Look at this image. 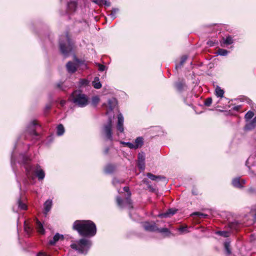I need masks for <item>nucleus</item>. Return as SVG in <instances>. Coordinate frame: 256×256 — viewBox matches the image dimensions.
I'll use <instances>...</instances> for the list:
<instances>
[{
  "label": "nucleus",
  "mask_w": 256,
  "mask_h": 256,
  "mask_svg": "<svg viewBox=\"0 0 256 256\" xmlns=\"http://www.w3.org/2000/svg\"><path fill=\"white\" fill-rule=\"evenodd\" d=\"M72 228L77 231L82 236L92 237L96 233V227L95 224L90 220H76L72 226Z\"/></svg>",
  "instance_id": "obj_1"
},
{
  "label": "nucleus",
  "mask_w": 256,
  "mask_h": 256,
  "mask_svg": "<svg viewBox=\"0 0 256 256\" xmlns=\"http://www.w3.org/2000/svg\"><path fill=\"white\" fill-rule=\"evenodd\" d=\"M20 157L22 160L20 161L19 160L18 162L23 163L26 165L25 166L26 175L29 180H34V179L35 176L34 174V173L40 180H42L44 178V172L39 165H37L36 167L34 168L31 165L28 164V162L30 160L29 157L24 154H20Z\"/></svg>",
  "instance_id": "obj_2"
},
{
  "label": "nucleus",
  "mask_w": 256,
  "mask_h": 256,
  "mask_svg": "<svg viewBox=\"0 0 256 256\" xmlns=\"http://www.w3.org/2000/svg\"><path fill=\"white\" fill-rule=\"evenodd\" d=\"M70 100L76 106L84 108L88 104V96L80 90H75L71 94Z\"/></svg>",
  "instance_id": "obj_3"
},
{
  "label": "nucleus",
  "mask_w": 256,
  "mask_h": 256,
  "mask_svg": "<svg viewBox=\"0 0 256 256\" xmlns=\"http://www.w3.org/2000/svg\"><path fill=\"white\" fill-rule=\"evenodd\" d=\"M59 44L61 52L64 56H66L72 50V43L68 34L60 36Z\"/></svg>",
  "instance_id": "obj_4"
},
{
  "label": "nucleus",
  "mask_w": 256,
  "mask_h": 256,
  "mask_svg": "<svg viewBox=\"0 0 256 256\" xmlns=\"http://www.w3.org/2000/svg\"><path fill=\"white\" fill-rule=\"evenodd\" d=\"M92 245L90 240L82 238L75 243L72 244L70 246L72 248L77 250L78 253L86 254Z\"/></svg>",
  "instance_id": "obj_5"
},
{
  "label": "nucleus",
  "mask_w": 256,
  "mask_h": 256,
  "mask_svg": "<svg viewBox=\"0 0 256 256\" xmlns=\"http://www.w3.org/2000/svg\"><path fill=\"white\" fill-rule=\"evenodd\" d=\"M124 190L127 192L128 196L124 201L120 196H117V204L121 208L126 207L128 208H132V206L131 200L130 199L131 193L129 190V188L125 186L124 188Z\"/></svg>",
  "instance_id": "obj_6"
},
{
  "label": "nucleus",
  "mask_w": 256,
  "mask_h": 256,
  "mask_svg": "<svg viewBox=\"0 0 256 256\" xmlns=\"http://www.w3.org/2000/svg\"><path fill=\"white\" fill-rule=\"evenodd\" d=\"M112 118L109 117L108 120L105 124L104 125L102 133L105 136L106 140L112 141Z\"/></svg>",
  "instance_id": "obj_7"
},
{
  "label": "nucleus",
  "mask_w": 256,
  "mask_h": 256,
  "mask_svg": "<svg viewBox=\"0 0 256 256\" xmlns=\"http://www.w3.org/2000/svg\"><path fill=\"white\" fill-rule=\"evenodd\" d=\"M36 126H39L36 121L34 120L30 124L26 130V132L36 140H38L39 137L38 134L36 132Z\"/></svg>",
  "instance_id": "obj_8"
},
{
  "label": "nucleus",
  "mask_w": 256,
  "mask_h": 256,
  "mask_svg": "<svg viewBox=\"0 0 256 256\" xmlns=\"http://www.w3.org/2000/svg\"><path fill=\"white\" fill-rule=\"evenodd\" d=\"M117 105V100L115 98H112L108 100V104H102L103 106L106 107V114H108V113L112 111L114 108Z\"/></svg>",
  "instance_id": "obj_9"
},
{
  "label": "nucleus",
  "mask_w": 256,
  "mask_h": 256,
  "mask_svg": "<svg viewBox=\"0 0 256 256\" xmlns=\"http://www.w3.org/2000/svg\"><path fill=\"white\" fill-rule=\"evenodd\" d=\"M145 154L144 152H140L138 154V168L144 170L145 168Z\"/></svg>",
  "instance_id": "obj_10"
},
{
  "label": "nucleus",
  "mask_w": 256,
  "mask_h": 256,
  "mask_svg": "<svg viewBox=\"0 0 256 256\" xmlns=\"http://www.w3.org/2000/svg\"><path fill=\"white\" fill-rule=\"evenodd\" d=\"M118 122L116 124V128L120 131V132H124V118L122 114H119L118 116Z\"/></svg>",
  "instance_id": "obj_11"
},
{
  "label": "nucleus",
  "mask_w": 256,
  "mask_h": 256,
  "mask_svg": "<svg viewBox=\"0 0 256 256\" xmlns=\"http://www.w3.org/2000/svg\"><path fill=\"white\" fill-rule=\"evenodd\" d=\"M66 68L68 72L74 73L78 68L77 62H68L66 64Z\"/></svg>",
  "instance_id": "obj_12"
},
{
  "label": "nucleus",
  "mask_w": 256,
  "mask_h": 256,
  "mask_svg": "<svg viewBox=\"0 0 256 256\" xmlns=\"http://www.w3.org/2000/svg\"><path fill=\"white\" fill-rule=\"evenodd\" d=\"M143 226L145 230L150 232H156L158 230V226L154 223H150L149 222H145L143 224Z\"/></svg>",
  "instance_id": "obj_13"
},
{
  "label": "nucleus",
  "mask_w": 256,
  "mask_h": 256,
  "mask_svg": "<svg viewBox=\"0 0 256 256\" xmlns=\"http://www.w3.org/2000/svg\"><path fill=\"white\" fill-rule=\"evenodd\" d=\"M256 127V116H255L252 120L246 122V124L244 126L246 130H253Z\"/></svg>",
  "instance_id": "obj_14"
},
{
  "label": "nucleus",
  "mask_w": 256,
  "mask_h": 256,
  "mask_svg": "<svg viewBox=\"0 0 256 256\" xmlns=\"http://www.w3.org/2000/svg\"><path fill=\"white\" fill-rule=\"evenodd\" d=\"M246 182L244 180H240L239 178H234L232 181V185L238 188H242L243 187L244 184Z\"/></svg>",
  "instance_id": "obj_15"
},
{
  "label": "nucleus",
  "mask_w": 256,
  "mask_h": 256,
  "mask_svg": "<svg viewBox=\"0 0 256 256\" xmlns=\"http://www.w3.org/2000/svg\"><path fill=\"white\" fill-rule=\"evenodd\" d=\"M176 211H177V210H176V209L170 208L166 212L160 214L158 215V216L160 217V218L170 217V216L174 215V214H176Z\"/></svg>",
  "instance_id": "obj_16"
},
{
  "label": "nucleus",
  "mask_w": 256,
  "mask_h": 256,
  "mask_svg": "<svg viewBox=\"0 0 256 256\" xmlns=\"http://www.w3.org/2000/svg\"><path fill=\"white\" fill-rule=\"evenodd\" d=\"M144 144V139L142 137H138L134 140V149H137L141 148Z\"/></svg>",
  "instance_id": "obj_17"
},
{
  "label": "nucleus",
  "mask_w": 256,
  "mask_h": 256,
  "mask_svg": "<svg viewBox=\"0 0 256 256\" xmlns=\"http://www.w3.org/2000/svg\"><path fill=\"white\" fill-rule=\"evenodd\" d=\"M64 236L62 234H60L58 233H56L53 237L52 239L50 240L49 244L50 245L54 244L58 241L60 240H63Z\"/></svg>",
  "instance_id": "obj_18"
},
{
  "label": "nucleus",
  "mask_w": 256,
  "mask_h": 256,
  "mask_svg": "<svg viewBox=\"0 0 256 256\" xmlns=\"http://www.w3.org/2000/svg\"><path fill=\"white\" fill-rule=\"evenodd\" d=\"M52 206V200H48L44 204V214L46 215L48 212L50 210Z\"/></svg>",
  "instance_id": "obj_19"
},
{
  "label": "nucleus",
  "mask_w": 256,
  "mask_h": 256,
  "mask_svg": "<svg viewBox=\"0 0 256 256\" xmlns=\"http://www.w3.org/2000/svg\"><path fill=\"white\" fill-rule=\"evenodd\" d=\"M75 60L77 62L78 68H80L82 70H84L87 68V65L84 61L80 60L76 58H75Z\"/></svg>",
  "instance_id": "obj_20"
},
{
  "label": "nucleus",
  "mask_w": 256,
  "mask_h": 256,
  "mask_svg": "<svg viewBox=\"0 0 256 256\" xmlns=\"http://www.w3.org/2000/svg\"><path fill=\"white\" fill-rule=\"evenodd\" d=\"M77 7V3L75 2H71L68 4V10L70 12H74L76 10Z\"/></svg>",
  "instance_id": "obj_21"
},
{
  "label": "nucleus",
  "mask_w": 256,
  "mask_h": 256,
  "mask_svg": "<svg viewBox=\"0 0 256 256\" xmlns=\"http://www.w3.org/2000/svg\"><path fill=\"white\" fill-rule=\"evenodd\" d=\"M222 44L226 45L232 44L234 42L231 36H228L226 38H222Z\"/></svg>",
  "instance_id": "obj_22"
},
{
  "label": "nucleus",
  "mask_w": 256,
  "mask_h": 256,
  "mask_svg": "<svg viewBox=\"0 0 256 256\" xmlns=\"http://www.w3.org/2000/svg\"><path fill=\"white\" fill-rule=\"evenodd\" d=\"M64 128L62 124H60L57 126L56 134L58 136H60L64 134Z\"/></svg>",
  "instance_id": "obj_23"
},
{
  "label": "nucleus",
  "mask_w": 256,
  "mask_h": 256,
  "mask_svg": "<svg viewBox=\"0 0 256 256\" xmlns=\"http://www.w3.org/2000/svg\"><path fill=\"white\" fill-rule=\"evenodd\" d=\"M92 86L96 89H99L102 87V84L99 81L98 78H95L94 80L92 82Z\"/></svg>",
  "instance_id": "obj_24"
},
{
  "label": "nucleus",
  "mask_w": 256,
  "mask_h": 256,
  "mask_svg": "<svg viewBox=\"0 0 256 256\" xmlns=\"http://www.w3.org/2000/svg\"><path fill=\"white\" fill-rule=\"evenodd\" d=\"M216 95L218 97L222 98L224 96V91L220 87L217 86L215 90Z\"/></svg>",
  "instance_id": "obj_25"
},
{
  "label": "nucleus",
  "mask_w": 256,
  "mask_h": 256,
  "mask_svg": "<svg viewBox=\"0 0 256 256\" xmlns=\"http://www.w3.org/2000/svg\"><path fill=\"white\" fill-rule=\"evenodd\" d=\"M36 228L39 233L41 234H44V230L42 224L38 220L36 221Z\"/></svg>",
  "instance_id": "obj_26"
},
{
  "label": "nucleus",
  "mask_w": 256,
  "mask_h": 256,
  "mask_svg": "<svg viewBox=\"0 0 256 256\" xmlns=\"http://www.w3.org/2000/svg\"><path fill=\"white\" fill-rule=\"evenodd\" d=\"M115 170V166L112 164H108L105 168V172L107 174L112 173Z\"/></svg>",
  "instance_id": "obj_27"
},
{
  "label": "nucleus",
  "mask_w": 256,
  "mask_h": 256,
  "mask_svg": "<svg viewBox=\"0 0 256 256\" xmlns=\"http://www.w3.org/2000/svg\"><path fill=\"white\" fill-rule=\"evenodd\" d=\"M160 233L164 234H165L166 236H168L171 234V232L168 230V228H158L157 230Z\"/></svg>",
  "instance_id": "obj_28"
},
{
  "label": "nucleus",
  "mask_w": 256,
  "mask_h": 256,
  "mask_svg": "<svg viewBox=\"0 0 256 256\" xmlns=\"http://www.w3.org/2000/svg\"><path fill=\"white\" fill-rule=\"evenodd\" d=\"M186 60H187V56H183L181 58V60H180V64H176V69L178 70V68H180L181 66L186 62Z\"/></svg>",
  "instance_id": "obj_29"
},
{
  "label": "nucleus",
  "mask_w": 256,
  "mask_h": 256,
  "mask_svg": "<svg viewBox=\"0 0 256 256\" xmlns=\"http://www.w3.org/2000/svg\"><path fill=\"white\" fill-rule=\"evenodd\" d=\"M100 101V99L99 96H94L92 98L91 104L93 106H96Z\"/></svg>",
  "instance_id": "obj_30"
},
{
  "label": "nucleus",
  "mask_w": 256,
  "mask_h": 256,
  "mask_svg": "<svg viewBox=\"0 0 256 256\" xmlns=\"http://www.w3.org/2000/svg\"><path fill=\"white\" fill-rule=\"evenodd\" d=\"M147 176L150 180H156V181L158 180H160L162 178H163L162 176H157L154 175L151 173H148Z\"/></svg>",
  "instance_id": "obj_31"
},
{
  "label": "nucleus",
  "mask_w": 256,
  "mask_h": 256,
  "mask_svg": "<svg viewBox=\"0 0 256 256\" xmlns=\"http://www.w3.org/2000/svg\"><path fill=\"white\" fill-rule=\"evenodd\" d=\"M254 116V112L252 111H248L246 113L244 116L246 122L250 120Z\"/></svg>",
  "instance_id": "obj_32"
},
{
  "label": "nucleus",
  "mask_w": 256,
  "mask_h": 256,
  "mask_svg": "<svg viewBox=\"0 0 256 256\" xmlns=\"http://www.w3.org/2000/svg\"><path fill=\"white\" fill-rule=\"evenodd\" d=\"M216 233L225 238L228 237L230 236V232L228 231H218Z\"/></svg>",
  "instance_id": "obj_33"
},
{
  "label": "nucleus",
  "mask_w": 256,
  "mask_h": 256,
  "mask_svg": "<svg viewBox=\"0 0 256 256\" xmlns=\"http://www.w3.org/2000/svg\"><path fill=\"white\" fill-rule=\"evenodd\" d=\"M228 53V52L227 50L222 48H220L218 51V54L222 56H226Z\"/></svg>",
  "instance_id": "obj_34"
},
{
  "label": "nucleus",
  "mask_w": 256,
  "mask_h": 256,
  "mask_svg": "<svg viewBox=\"0 0 256 256\" xmlns=\"http://www.w3.org/2000/svg\"><path fill=\"white\" fill-rule=\"evenodd\" d=\"M18 208L20 210H24L26 209V206L25 204L22 202L20 200H18Z\"/></svg>",
  "instance_id": "obj_35"
},
{
  "label": "nucleus",
  "mask_w": 256,
  "mask_h": 256,
  "mask_svg": "<svg viewBox=\"0 0 256 256\" xmlns=\"http://www.w3.org/2000/svg\"><path fill=\"white\" fill-rule=\"evenodd\" d=\"M120 144L130 149H134V144L130 142H120Z\"/></svg>",
  "instance_id": "obj_36"
},
{
  "label": "nucleus",
  "mask_w": 256,
  "mask_h": 256,
  "mask_svg": "<svg viewBox=\"0 0 256 256\" xmlns=\"http://www.w3.org/2000/svg\"><path fill=\"white\" fill-rule=\"evenodd\" d=\"M118 9L114 8L112 9V12L110 14V17L112 19L114 20L116 18V14L118 12Z\"/></svg>",
  "instance_id": "obj_37"
},
{
  "label": "nucleus",
  "mask_w": 256,
  "mask_h": 256,
  "mask_svg": "<svg viewBox=\"0 0 256 256\" xmlns=\"http://www.w3.org/2000/svg\"><path fill=\"white\" fill-rule=\"evenodd\" d=\"M176 86L178 90L181 91L184 88V84L182 82H178L176 84Z\"/></svg>",
  "instance_id": "obj_38"
},
{
  "label": "nucleus",
  "mask_w": 256,
  "mask_h": 256,
  "mask_svg": "<svg viewBox=\"0 0 256 256\" xmlns=\"http://www.w3.org/2000/svg\"><path fill=\"white\" fill-rule=\"evenodd\" d=\"M192 216H198L200 218H206L208 216V215L200 212H195L192 214Z\"/></svg>",
  "instance_id": "obj_39"
},
{
  "label": "nucleus",
  "mask_w": 256,
  "mask_h": 256,
  "mask_svg": "<svg viewBox=\"0 0 256 256\" xmlns=\"http://www.w3.org/2000/svg\"><path fill=\"white\" fill-rule=\"evenodd\" d=\"M24 230L25 232L29 234L31 230H32V229L28 225V224L26 223V222H24Z\"/></svg>",
  "instance_id": "obj_40"
},
{
  "label": "nucleus",
  "mask_w": 256,
  "mask_h": 256,
  "mask_svg": "<svg viewBox=\"0 0 256 256\" xmlns=\"http://www.w3.org/2000/svg\"><path fill=\"white\" fill-rule=\"evenodd\" d=\"M212 103V98H207L204 102V105L209 106Z\"/></svg>",
  "instance_id": "obj_41"
},
{
  "label": "nucleus",
  "mask_w": 256,
  "mask_h": 256,
  "mask_svg": "<svg viewBox=\"0 0 256 256\" xmlns=\"http://www.w3.org/2000/svg\"><path fill=\"white\" fill-rule=\"evenodd\" d=\"M124 182V180H118V178H114L112 180V184L114 185V186H116L117 184H120V183H122Z\"/></svg>",
  "instance_id": "obj_42"
},
{
  "label": "nucleus",
  "mask_w": 256,
  "mask_h": 256,
  "mask_svg": "<svg viewBox=\"0 0 256 256\" xmlns=\"http://www.w3.org/2000/svg\"><path fill=\"white\" fill-rule=\"evenodd\" d=\"M178 230L181 233L187 232H188L187 227L186 226H185V227H182H182H180L178 228Z\"/></svg>",
  "instance_id": "obj_43"
},
{
  "label": "nucleus",
  "mask_w": 256,
  "mask_h": 256,
  "mask_svg": "<svg viewBox=\"0 0 256 256\" xmlns=\"http://www.w3.org/2000/svg\"><path fill=\"white\" fill-rule=\"evenodd\" d=\"M80 85H82V86L86 85H86L88 84L89 82L86 80L82 79V80H80Z\"/></svg>",
  "instance_id": "obj_44"
},
{
  "label": "nucleus",
  "mask_w": 256,
  "mask_h": 256,
  "mask_svg": "<svg viewBox=\"0 0 256 256\" xmlns=\"http://www.w3.org/2000/svg\"><path fill=\"white\" fill-rule=\"evenodd\" d=\"M98 70L101 72H103L105 70L106 66L104 65L101 64H98Z\"/></svg>",
  "instance_id": "obj_45"
},
{
  "label": "nucleus",
  "mask_w": 256,
  "mask_h": 256,
  "mask_svg": "<svg viewBox=\"0 0 256 256\" xmlns=\"http://www.w3.org/2000/svg\"><path fill=\"white\" fill-rule=\"evenodd\" d=\"M103 0H94V2L100 6H103Z\"/></svg>",
  "instance_id": "obj_46"
},
{
  "label": "nucleus",
  "mask_w": 256,
  "mask_h": 256,
  "mask_svg": "<svg viewBox=\"0 0 256 256\" xmlns=\"http://www.w3.org/2000/svg\"><path fill=\"white\" fill-rule=\"evenodd\" d=\"M229 246H230V243L228 242H224V247L228 253H230V250L228 248Z\"/></svg>",
  "instance_id": "obj_47"
},
{
  "label": "nucleus",
  "mask_w": 256,
  "mask_h": 256,
  "mask_svg": "<svg viewBox=\"0 0 256 256\" xmlns=\"http://www.w3.org/2000/svg\"><path fill=\"white\" fill-rule=\"evenodd\" d=\"M255 191H256V190L252 188H250L248 190V192L250 194H252L254 193L255 192Z\"/></svg>",
  "instance_id": "obj_48"
},
{
  "label": "nucleus",
  "mask_w": 256,
  "mask_h": 256,
  "mask_svg": "<svg viewBox=\"0 0 256 256\" xmlns=\"http://www.w3.org/2000/svg\"><path fill=\"white\" fill-rule=\"evenodd\" d=\"M103 5H104L106 6H109L110 5V3L108 1L104 0H103Z\"/></svg>",
  "instance_id": "obj_49"
},
{
  "label": "nucleus",
  "mask_w": 256,
  "mask_h": 256,
  "mask_svg": "<svg viewBox=\"0 0 256 256\" xmlns=\"http://www.w3.org/2000/svg\"><path fill=\"white\" fill-rule=\"evenodd\" d=\"M207 44L210 46H212L214 45V42L212 40H208L207 42Z\"/></svg>",
  "instance_id": "obj_50"
},
{
  "label": "nucleus",
  "mask_w": 256,
  "mask_h": 256,
  "mask_svg": "<svg viewBox=\"0 0 256 256\" xmlns=\"http://www.w3.org/2000/svg\"><path fill=\"white\" fill-rule=\"evenodd\" d=\"M66 103V101L65 100H61L60 101V104L62 106H64Z\"/></svg>",
  "instance_id": "obj_51"
},
{
  "label": "nucleus",
  "mask_w": 256,
  "mask_h": 256,
  "mask_svg": "<svg viewBox=\"0 0 256 256\" xmlns=\"http://www.w3.org/2000/svg\"><path fill=\"white\" fill-rule=\"evenodd\" d=\"M37 256H46V254H44V252H40L37 254Z\"/></svg>",
  "instance_id": "obj_52"
},
{
  "label": "nucleus",
  "mask_w": 256,
  "mask_h": 256,
  "mask_svg": "<svg viewBox=\"0 0 256 256\" xmlns=\"http://www.w3.org/2000/svg\"><path fill=\"white\" fill-rule=\"evenodd\" d=\"M62 84H57V86H58V88H60L62 89V90H64V88H62Z\"/></svg>",
  "instance_id": "obj_53"
},
{
  "label": "nucleus",
  "mask_w": 256,
  "mask_h": 256,
  "mask_svg": "<svg viewBox=\"0 0 256 256\" xmlns=\"http://www.w3.org/2000/svg\"><path fill=\"white\" fill-rule=\"evenodd\" d=\"M50 104H48V105H47L46 107V108L47 109V110H49L50 108Z\"/></svg>",
  "instance_id": "obj_54"
},
{
  "label": "nucleus",
  "mask_w": 256,
  "mask_h": 256,
  "mask_svg": "<svg viewBox=\"0 0 256 256\" xmlns=\"http://www.w3.org/2000/svg\"><path fill=\"white\" fill-rule=\"evenodd\" d=\"M14 163V160L13 158V156H12V164Z\"/></svg>",
  "instance_id": "obj_55"
},
{
  "label": "nucleus",
  "mask_w": 256,
  "mask_h": 256,
  "mask_svg": "<svg viewBox=\"0 0 256 256\" xmlns=\"http://www.w3.org/2000/svg\"><path fill=\"white\" fill-rule=\"evenodd\" d=\"M108 148H106L105 150V151H104L105 154H107V153L108 152Z\"/></svg>",
  "instance_id": "obj_56"
}]
</instances>
